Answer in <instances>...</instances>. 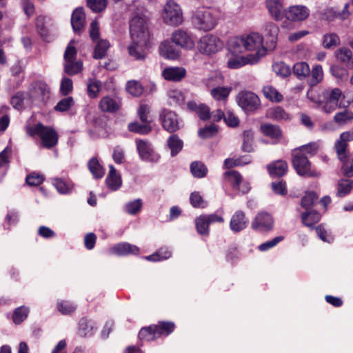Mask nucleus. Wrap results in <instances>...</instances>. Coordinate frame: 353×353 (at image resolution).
Segmentation results:
<instances>
[{"label":"nucleus","instance_id":"18","mask_svg":"<svg viewBox=\"0 0 353 353\" xmlns=\"http://www.w3.org/2000/svg\"><path fill=\"white\" fill-rule=\"evenodd\" d=\"M270 175L272 177H281L284 176L288 170V165L284 160H276L267 165Z\"/></svg>","mask_w":353,"mask_h":353},{"label":"nucleus","instance_id":"50","mask_svg":"<svg viewBox=\"0 0 353 353\" xmlns=\"http://www.w3.org/2000/svg\"><path fill=\"white\" fill-rule=\"evenodd\" d=\"M142 206V200L141 199H137L127 203L124 206V210L128 214L135 215L141 211Z\"/></svg>","mask_w":353,"mask_h":353},{"label":"nucleus","instance_id":"29","mask_svg":"<svg viewBox=\"0 0 353 353\" xmlns=\"http://www.w3.org/2000/svg\"><path fill=\"white\" fill-rule=\"evenodd\" d=\"M321 219V214L315 211H306L301 214L302 223L307 227L313 228V225Z\"/></svg>","mask_w":353,"mask_h":353},{"label":"nucleus","instance_id":"23","mask_svg":"<svg viewBox=\"0 0 353 353\" xmlns=\"http://www.w3.org/2000/svg\"><path fill=\"white\" fill-rule=\"evenodd\" d=\"M266 6L272 17L276 20L283 19L285 11H284L283 4L280 0H267Z\"/></svg>","mask_w":353,"mask_h":353},{"label":"nucleus","instance_id":"51","mask_svg":"<svg viewBox=\"0 0 353 353\" xmlns=\"http://www.w3.org/2000/svg\"><path fill=\"white\" fill-rule=\"evenodd\" d=\"M109 47L110 43L107 40H99L95 47L93 57L97 59L104 57Z\"/></svg>","mask_w":353,"mask_h":353},{"label":"nucleus","instance_id":"60","mask_svg":"<svg viewBox=\"0 0 353 353\" xmlns=\"http://www.w3.org/2000/svg\"><path fill=\"white\" fill-rule=\"evenodd\" d=\"M74 43V40H71L68 43L63 55L64 61H74L77 57V50L76 48L73 46Z\"/></svg>","mask_w":353,"mask_h":353},{"label":"nucleus","instance_id":"14","mask_svg":"<svg viewBox=\"0 0 353 353\" xmlns=\"http://www.w3.org/2000/svg\"><path fill=\"white\" fill-rule=\"evenodd\" d=\"M264 31L267 49L272 51L276 46L279 28L274 23L268 22L265 25Z\"/></svg>","mask_w":353,"mask_h":353},{"label":"nucleus","instance_id":"45","mask_svg":"<svg viewBox=\"0 0 353 353\" xmlns=\"http://www.w3.org/2000/svg\"><path fill=\"white\" fill-rule=\"evenodd\" d=\"M79 334L82 336H91L94 332V326L91 321L83 318L79 323Z\"/></svg>","mask_w":353,"mask_h":353},{"label":"nucleus","instance_id":"57","mask_svg":"<svg viewBox=\"0 0 353 353\" xmlns=\"http://www.w3.org/2000/svg\"><path fill=\"white\" fill-rule=\"evenodd\" d=\"M234 57L230 58L228 61V66L231 69H236L250 63L248 61V55L246 57H239V55H234Z\"/></svg>","mask_w":353,"mask_h":353},{"label":"nucleus","instance_id":"61","mask_svg":"<svg viewBox=\"0 0 353 353\" xmlns=\"http://www.w3.org/2000/svg\"><path fill=\"white\" fill-rule=\"evenodd\" d=\"M296 150L303 152L305 155L312 157L315 155L319 150V145L317 143L312 142L306 145H303L299 148H296Z\"/></svg>","mask_w":353,"mask_h":353},{"label":"nucleus","instance_id":"11","mask_svg":"<svg viewBox=\"0 0 353 353\" xmlns=\"http://www.w3.org/2000/svg\"><path fill=\"white\" fill-rule=\"evenodd\" d=\"M273 219L267 212L259 213L252 223V227L254 230L259 232L270 231L273 228Z\"/></svg>","mask_w":353,"mask_h":353},{"label":"nucleus","instance_id":"42","mask_svg":"<svg viewBox=\"0 0 353 353\" xmlns=\"http://www.w3.org/2000/svg\"><path fill=\"white\" fill-rule=\"evenodd\" d=\"M224 179L228 181L234 189H236L242 182V176L236 170H230L224 173Z\"/></svg>","mask_w":353,"mask_h":353},{"label":"nucleus","instance_id":"32","mask_svg":"<svg viewBox=\"0 0 353 353\" xmlns=\"http://www.w3.org/2000/svg\"><path fill=\"white\" fill-rule=\"evenodd\" d=\"M167 145L171 151V156L175 157L181 151L183 142L176 134H172L168 138Z\"/></svg>","mask_w":353,"mask_h":353},{"label":"nucleus","instance_id":"47","mask_svg":"<svg viewBox=\"0 0 353 353\" xmlns=\"http://www.w3.org/2000/svg\"><path fill=\"white\" fill-rule=\"evenodd\" d=\"M353 120V112L349 110L337 112L334 117V121L338 125H345Z\"/></svg>","mask_w":353,"mask_h":353},{"label":"nucleus","instance_id":"1","mask_svg":"<svg viewBox=\"0 0 353 353\" xmlns=\"http://www.w3.org/2000/svg\"><path fill=\"white\" fill-rule=\"evenodd\" d=\"M26 132L31 137H39L41 145L47 149H51L58 143L59 135L57 132L52 127L38 123L34 125H26Z\"/></svg>","mask_w":353,"mask_h":353},{"label":"nucleus","instance_id":"35","mask_svg":"<svg viewBox=\"0 0 353 353\" xmlns=\"http://www.w3.org/2000/svg\"><path fill=\"white\" fill-rule=\"evenodd\" d=\"M242 138L241 150L244 152H252L253 151L254 132L252 130H244Z\"/></svg>","mask_w":353,"mask_h":353},{"label":"nucleus","instance_id":"22","mask_svg":"<svg viewBox=\"0 0 353 353\" xmlns=\"http://www.w3.org/2000/svg\"><path fill=\"white\" fill-rule=\"evenodd\" d=\"M335 56L338 61L345 65L349 68H353V54L352 50L347 47L337 49Z\"/></svg>","mask_w":353,"mask_h":353},{"label":"nucleus","instance_id":"7","mask_svg":"<svg viewBox=\"0 0 353 353\" xmlns=\"http://www.w3.org/2000/svg\"><path fill=\"white\" fill-rule=\"evenodd\" d=\"M165 23L170 26H179L183 21V15L179 6L173 1L167 2L163 15Z\"/></svg>","mask_w":353,"mask_h":353},{"label":"nucleus","instance_id":"13","mask_svg":"<svg viewBox=\"0 0 353 353\" xmlns=\"http://www.w3.org/2000/svg\"><path fill=\"white\" fill-rule=\"evenodd\" d=\"M121 100L116 97L106 96L101 99L99 108L103 112L114 113L121 107Z\"/></svg>","mask_w":353,"mask_h":353},{"label":"nucleus","instance_id":"8","mask_svg":"<svg viewBox=\"0 0 353 353\" xmlns=\"http://www.w3.org/2000/svg\"><path fill=\"white\" fill-rule=\"evenodd\" d=\"M159 119L163 128L170 133L175 132L180 128L178 115L174 111L166 108L161 109Z\"/></svg>","mask_w":353,"mask_h":353},{"label":"nucleus","instance_id":"6","mask_svg":"<svg viewBox=\"0 0 353 353\" xmlns=\"http://www.w3.org/2000/svg\"><path fill=\"white\" fill-rule=\"evenodd\" d=\"M238 105L248 114L254 113L261 107V101L252 92L243 91L236 97Z\"/></svg>","mask_w":353,"mask_h":353},{"label":"nucleus","instance_id":"52","mask_svg":"<svg viewBox=\"0 0 353 353\" xmlns=\"http://www.w3.org/2000/svg\"><path fill=\"white\" fill-rule=\"evenodd\" d=\"M29 313V308L25 306H21L16 308L12 315V319L15 324H20L27 317Z\"/></svg>","mask_w":353,"mask_h":353},{"label":"nucleus","instance_id":"44","mask_svg":"<svg viewBox=\"0 0 353 353\" xmlns=\"http://www.w3.org/2000/svg\"><path fill=\"white\" fill-rule=\"evenodd\" d=\"M155 329L156 325H154L141 328L138 335L139 339L141 341H153L157 337Z\"/></svg>","mask_w":353,"mask_h":353},{"label":"nucleus","instance_id":"26","mask_svg":"<svg viewBox=\"0 0 353 353\" xmlns=\"http://www.w3.org/2000/svg\"><path fill=\"white\" fill-rule=\"evenodd\" d=\"M128 129L130 132L139 134H148L152 130V127L148 123H140L139 121L131 122L128 125Z\"/></svg>","mask_w":353,"mask_h":353},{"label":"nucleus","instance_id":"59","mask_svg":"<svg viewBox=\"0 0 353 353\" xmlns=\"http://www.w3.org/2000/svg\"><path fill=\"white\" fill-rule=\"evenodd\" d=\"M274 72L282 77H287L290 75V68L283 62L276 63L272 65Z\"/></svg>","mask_w":353,"mask_h":353},{"label":"nucleus","instance_id":"43","mask_svg":"<svg viewBox=\"0 0 353 353\" xmlns=\"http://www.w3.org/2000/svg\"><path fill=\"white\" fill-rule=\"evenodd\" d=\"M322 45L326 49L334 48L340 45L339 37L336 33L325 34L323 37Z\"/></svg>","mask_w":353,"mask_h":353},{"label":"nucleus","instance_id":"20","mask_svg":"<svg viewBox=\"0 0 353 353\" xmlns=\"http://www.w3.org/2000/svg\"><path fill=\"white\" fill-rule=\"evenodd\" d=\"M111 252L112 253L119 256H123L130 254L138 255L139 254V248L134 245L124 242L114 245L111 248Z\"/></svg>","mask_w":353,"mask_h":353},{"label":"nucleus","instance_id":"48","mask_svg":"<svg viewBox=\"0 0 353 353\" xmlns=\"http://www.w3.org/2000/svg\"><path fill=\"white\" fill-rule=\"evenodd\" d=\"M145 43H136L133 41L132 44L128 47V52L130 56L137 60L144 59L145 54L143 51L141 46Z\"/></svg>","mask_w":353,"mask_h":353},{"label":"nucleus","instance_id":"15","mask_svg":"<svg viewBox=\"0 0 353 353\" xmlns=\"http://www.w3.org/2000/svg\"><path fill=\"white\" fill-rule=\"evenodd\" d=\"M285 15L290 21H303L309 16V10L304 6H294L285 12Z\"/></svg>","mask_w":353,"mask_h":353},{"label":"nucleus","instance_id":"55","mask_svg":"<svg viewBox=\"0 0 353 353\" xmlns=\"http://www.w3.org/2000/svg\"><path fill=\"white\" fill-rule=\"evenodd\" d=\"M232 88L230 87H217L211 90V94L216 100H223L226 99L230 93Z\"/></svg>","mask_w":353,"mask_h":353},{"label":"nucleus","instance_id":"4","mask_svg":"<svg viewBox=\"0 0 353 353\" xmlns=\"http://www.w3.org/2000/svg\"><path fill=\"white\" fill-rule=\"evenodd\" d=\"M292 165L297 174L301 176L315 177L319 175V172L312 169L308 157L301 152V150L294 149L292 152Z\"/></svg>","mask_w":353,"mask_h":353},{"label":"nucleus","instance_id":"39","mask_svg":"<svg viewBox=\"0 0 353 353\" xmlns=\"http://www.w3.org/2000/svg\"><path fill=\"white\" fill-rule=\"evenodd\" d=\"M155 325V330L157 337H159L162 335L168 336L171 334L175 328L174 323L169 321L159 322V323Z\"/></svg>","mask_w":353,"mask_h":353},{"label":"nucleus","instance_id":"9","mask_svg":"<svg viewBox=\"0 0 353 353\" xmlns=\"http://www.w3.org/2000/svg\"><path fill=\"white\" fill-rule=\"evenodd\" d=\"M222 47V41L216 36L212 34H208L201 37L199 43V51L205 54H214L220 50Z\"/></svg>","mask_w":353,"mask_h":353},{"label":"nucleus","instance_id":"5","mask_svg":"<svg viewBox=\"0 0 353 353\" xmlns=\"http://www.w3.org/2000/svg\"><path fill=\"white\" fill-rule=\"evenodd\" d=\"M193 22L199 30L204 31L212 30L216 23L214 11L205 8L197 10L193 17Z\"/></svg>","mask_w":353,"mask_h":353},{"label":"nucleus","instance_id":"46","mask_svg":"<svg viewBox=\"0 0 353 353\" xmlns=\"http://www.w3.org/2000/svg\"><path fill=\"white\" fill-rule=\"evenodd\" d=\"M168 104L172 106L181 105L183 103L185 97L178 90H172L168 92Z\"/></svg>","mask_w":353,"mask_h":353},{"label":"nucleus","instance_id":"53","mask_svg":"<svg viewBox=\"0 0 353 353\" xmlns=\"http://www.w3.org/2000/svg\"><path fill=\"white\" fill-rule=\"evenodd\" d=\"M196 228L199 234L201 235H208L209 223L205 215H201L196 219Z\"/></svg>","mask_w":353,"mask_h":353},{"label":"nucleus","instance_id":"62","mask_svg":"<svg viewBox=\"0 0 353 353\" xmlns=\"http://www.w3.org/2000/svg\"><path fill=\"white\" fill-rule=\"evenodd\" d=\"M74 105V100L72 97H65L59 101L54 110L58 112H65L68 110Z\"/></svg>","mask_w":353,"mask_h":353},{"label":"nucleus","instance_id":"34","mask_svg":"<svg viewBox=\"0 0 353 353\" xmlns=\"http://www.w3.org/2000/svg\"><path fill=\"white\" fill-rule=\"evenodd\" d=\"M310 77L307 80V83L310 87H313L319 83L323 79V71L321 65H316L310 70Z\"/></svg>","mask_w":353,"mask_h":353},{"label":"nucleus","instance_id":"21","mask_svg":"<svg viewBox=\"0 0 353 353\" xmlns=\"http://www.w3.org/2000/svg\"><path fill=\"white\" fill-rule=\"evenodd\" d=\"M186 70L181 67H170L164 69L162 76L168 81H179L185 77Z\"/></svg>","mask_w":353,"mask_h":353},{"label":"nucleus","instance_id":"19","mask_svg":"<svg viewBox=\"0 0 353 353\" xmlns=\"http://www.w3.org/2000/svg\"><path fill=\"white\" fill-rule=\"evenodd\" d=\"M48 93V85L43 81H36L30 85V94L32 99L43 101Z\"/></svg>","mask_w":353,"mask_h":353},{"label":"nucleus","instance_id":"56","mask_svg":"<svg viewBox=\"0 0 353 353\" xmlns=\"http://www.w3.org/2000/svg\"><path fill=\"white\" fill-rule=\"evenodd\" d=\"M101 87V83L97 79H89L88 83V94L90 98L97 97Z\"/></svg>","mask_w":353,"mask_h":353},{"label":"nucleus","instance_id":"17","mask_svg":"<svg viewBox=\"0 0 353 353\" xmlns=\"http://www.w3.org/2000/svg\"><path fill=\"white\" fill-rule=\"evenodd\" d=\"M248 223L245 214L243 211L238 210L231 217L230 228L232 231L239 232L247 227Z\"/></svg>","mask_w":353,"mask_h":353},{"label":"nucleus","instance_id":"12","mask_svg":"<svg viewBox=\"0 0 353 353\" xmlns=\"http://www.w3.org/2000/svg\"><path fill=\"white\" fill-rule=\"evenodd\" d=\"M172 41L176 46L185 49H192L194 46V41L191 35L185 30L179 29L172 34Z\"/></svg>","mask_w":353,"mask_h":353},{"label":"nucleus","instance_id":"58","mask_svg":"<svg viewBox=\"0 0 353 353\" xmlns=\"http://www.w3.org/2000/svg\"><path fill=\"white\" fill-rule=\"evenodd\" d=\"M126 88L128 92L134 97L141 96L143 92V88L141 84L136 81H128Z\"/></svg>","mask_w":353,"mask_h":353},{"label":"nucleus","instance_id":"16","mask_svg":"<svg viewBox=\"0 0 353 353\" xmlns=\"http://www.w3.org/2000/svg\"><path fill=\"white\" fill-rule=\"evenodd\" d=\"M85 22V14L82 7L77 8L71 16V25L73 31L77 34H80L83 30Z\"/></svg>","mask_w":353,"mask_h":353},{"label":"nucleus","instance_id":"27","mask_svg":"<svg viewBox=\"0 0 353 353\" xmlns=\"http://www.w3.org/2000/svg\"><path fill=\"white\" fill-rule=\"evenodd\" d=\"M88 167L94 178L98 179L103 176L105 169L100 164L97 157H92L88 163Z\"/></svg>","mask_w":353,"mask_h":353},{"label":"nucleus","instance_id":"49","mask_svg":"<svg viewBox=\"0 0 353 353\" xmlns=\"http://www.w3.org/2000/svg\"><path fill=\"white\" fill-rule=\"evenodd\" d=\"M318 199V195L314 192H307L301 201V206L307 211L311 209Z\"/></svg>","mask_w":353,"mask_h":353},{"label":"nucleus","instance_id":"40","mask_svg":"<svg viewBox=\"0 0 353 353\" xmlns=\"http://www.w3.org/2000/svg\"><path fill=\"white\" fill-rule=\"evenodd\" d=\"M64 72L70 76L75 75L81 72L83 63L81 61L64 62Z\"/></svg>","mask_w":353,"mask_h":353},{"label":"nucleus","instance_id":"25","mask_svg":"<svg viewBox=\"0 0 353 353\" xmlns=\"http://www.w3.org/2000/svg\"><path fill=\"white\" fill-rule=\"evenodd\" d=\"M322 97L325 101L338 104L343 95L342 91L338 88H327L322 92Z\"/></svg>","mask_w":353,"mask_h":353},{"label":"nucleus","instance_id":"38","mask_svg":"<svg viewBox=\"0 0 353 353\" xmlns=\"http://www.w3.org/2000/svg\"><path fill=\"white\" fill-rule=\"evenodd\" d=\"M294 74L299 79H303L310 73L309 65L305 62H298L293 67Z\"/></svg>","mask_w":353,"mask_h":353},{"label":"nucleus","instance_id":"36","mask_svg":"<svg viewBox=\"0 0 353 353\" xmlns=\"http://www.w3.org/2000/svg\"><path fill=\"white\" fill-rule=\"evenodd\" d=\"M190 172L195 178L201 179L207 175L208 170L203 163L196 161L190 164Z\"/></svg>","mask_w":353,"mask_h":353},{"label":"nucleus","instance_id":"37","mask_svg":"<svg viewBox=\"0 0 353 353\" xmlns=\"http://www.w3.org/2000/svg\"><path fill=\"white\" fill-rule=\"evenodd\" d=\"M150 106L145 103L139 105L137 109V116L141 123H148L151 125L152 123V117L150 114Z\"/></svg>","mask_w":353,"mask_h":353},{"label":"nucleus","instance_id":"28","mask_svg":"<svg viewBox=\"0 0 353 353\" xmlns=\"http://www.w3.org/2000/svg\"><path fill=\"white\" fill-rule=\"evenodd\" d=\"M261 131L262 133L272 139H279L281 137L282 132L278 125L271 123H263L261 125Z\"/></svg>","mask_w":353,"mask_h":353},{"label":"nucleus","instance_id":"2","mask_svg":"<svg viewBox=\"0 0 353 353\" xmlns=\"http://www.w3.org/2000/svg\"><path fill=\"white\" fill-rule=\"evenodd\" d=\"M244 46L246 50L255 51L254 54L248 55V61L251 64L258 62L260 58L265 54L267 46L263 45V39L259 33L253 32L243 37Z\"/></svg>","mask_w":353,"mask_h":353},{"label":"nucleus","instance_id":"31","mask_svg":"<svg viewBox=\"0 0 353 353\" xmlns=\"http://www.w3.org/2000/svg\"><path fill=\"white\" fill-rule=\"evenodd\" d=\"M160 54L169 59H175L179 54L169 41H164L159 47Z\"/></svg>","mask_w":353,"mask_h":353},{"label":"nucleus","instance_id":"64","mask_svg":"<svg viewBox=\"0 0 353 353\" xmlns=\"http://www.w3.org/2000/svg\"><path fill=\"white\" fill-rule=\"evenodd\" d=\"M24 93L22 92H18L12 97L10 103L14 108L20 110L24 108Z\"/></svg>","mask_w":353,"mask_h":353},{"label":"nucleus","instance_id":"54","mask_svg":"<svg viewBox=\"0 0 353 353\" xmlns=\"http://www.w3.org/2000/svg\"><path fill=\"white\" fill-rule=\"evenodd\" d=\"M170 256L171 252L168 249L161 248L155 253L145 256V259L150 261H159L168 259Z\"/></svg>","mask_w":353,"mask_h":353},{"label":"nucleus","instance_id":"24","mask_svg":"<svg viewBox=\"0 0 353 353\" xmlns=\"http://www.w3.org/2000/svg\"><path fill=\"white\" fill-rule=\"evenodd\" d=\"M110 171L105 179L108 187L112 190H118L121 185V179L119 174H117L116 169L112 165L109 166Z\"/></svg>","mask_w":353,"mask_h":353},{"label":"nucleus","instance_id":"33","mask_svg":"<svg viewBox=\"0 0 353 353\" xmlns=\"http://www.w3.org/2000/svg\"><path fill=\"white\" fill-rule=\"evenodd\" d=\"M244 43L243 37L234 38L229 41L228 50L232 54L239 55L245 50Z\"/></svg>","mask_w":353,"mask_h":353},{"label":"nucleus","instance_id":"3","mask_svg":"<svg viewBox=\"0 0 353 353\" xmlns=\"http://www.w3.org/2000/svg\"><path fill=\"white\" fill-rule=\"evenodd\" d=\"M130 32L132 41L136 43H146L149 38L147 18L135 15L130 21Z\"/></svg>","mask_w":353,"mask_h":353},{"label":"nucleus","instance_id":"10","mask_svg":"<svg viewBox=\"0 0 353 353\" xmlns=\"http://www.w3.org/2000/svg\"><path fill=\"white\" fill-rule=\"evenodd\" d=\"M137 149L140 158L143 161L157 162L160 156L156 153L152 146V144L145 140L136 139Z\"/></svg>","mask_w":353,"mask_h":353},{"label":"nucleus","instance_id":"30","mask_svg":"<svg viewBox=\"0 0 353 353\" xmlns=\"http://www.w3.org/2000/svg\"><path fill=\"white\" fill-rule=\"evenodd\" d=\"M353 188V181L349 179H341L338 181L336 196L344 197L350 193Z\"/></svg>","mask_w":353,"mask_h":353},{"label":"nucleus","instance_id":"63","mask_svg":"<svg viewBox=\"0 0 353 353\" xmlns=\"http://www.w3.org/2000/svg\"><path fill=\"white\" fill-rule=\"evenodd\" d=\"M269 114L272 119L276 121L287 120L289 118L285 111L279 106L270 109Z\"/></svg>","mask_w":353,"mask_h":353},{"label":"nucleus","instance_id":"41","mask_svg":"<svg viewBox=\"0 0 353 353\" xmlns=\"http://www.w3.org/2000/svg\"><path fill=\"white\" fill-rule=\"evenodd\" d=\"M265 97L273 102H280L283 100V95L272 85H266L263 88Z\"/></svg>","mask_w":353,"mask_h":353}]
</instances>
